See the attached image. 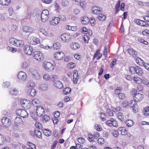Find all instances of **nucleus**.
Listing matches in <instances>:
<instances>
[{"label": "nucleus", "instance_id": "f257e3e1", "mask_svg": "<svg viewBox=\"0 0 149 149\" xmlns=\"http://www.w3.org/2000/svg\"><path fill=\"white\" fill-rule=\"evenodd\" d=\"M130 93L134 100L136 102L141 101L144 98L143 95L140 93H137V90L135 89H132L130 92Z\"/></svg>", "mask_w": 149, "mask_h": 149}, {"label": "nucleus", "instance_id": "f03ea898", "mask_svg": "<svg viewBox=\"0 0 149 149\" xmlns=\"http://www.w3.org/2000/svg\"><path fill=\"white\" fill-rule=\"evenodd\" d=\"M9 42L10 43L17 47H22L24 45V40H18L13 37H11L9 39Z\"/></svg>", "mask_w": 149, "mask_h": 149}, {"label": "nucleus", "instance_id": "7ed1b4c3", "mask_svg": "<svg viewBox=\"0 0 149 149\" xmlns=\"http://www.w3.org/2000/svg\"><path fill=\"white\" fill-rule=\"evenodd\" d=\"M32 85L30 84L29 86L26 87V92L29 94L31 96H34L36 94V92L33 87L35 84L33 83H32Z\"/></svg>", "mask_w": 149, "mask_h": 149}, {"label": "nucleus", "instance_id": "20e7f679", "mask_svg": "<svg viewBox=\"0 0 149 149\" xmlns=\"http://www.w3.org/2000/svg\"><path fill=\"white\" fill-rule=\"evenodd\" d=\"M49 17V13L48 10L47 9L43 10L41 13V18L43 22L47 21Z\"/></svg>", "mask_w": 149, "mask_h": 149}, {"label": "nucleus", "instance_id": "39448f33", "mask_svg": "<svg viewBox=\"0 0 149 149\" xmlns=\"http://www.w3.org/2000/svg\"><path fill=\"white\" fill-rule=\"evenodd\" d=\"M21 104L22 107L26 109H29L32 105L31 102L27 99H22L21 101Z\"/></svg>", "mask_w": 149, "mask_h": 149}, {"label": "nucleus", "instance_id": "423d86ee", "mask_svg": "<svg viewBox=\"0 0 149 149\" xmlns=\"http://www.w3.org/2000/svg\"><path fill=\"white\" fill-rule=\"evenodd\" d=\"M43 66L45 69L48 71H52L54 69V66L53 64L49 62L45 61Z\"/></svg>", "mask_w": 149, "mask_h": 149}, {"label": "nucleus", "instance_id": "0eeeda50", "mask_svg": "<svg viewBox=\"0 0 149 149\" xmlns=\"http://www.w3.org/2000/svg\"><path fill=\"white\" fill-rule=\"evenodd\" d=\"M33 56L34 58L38 61H40L44 59L43 54L40 52L38 51L34 52L33 53Z\"/></svg>", "mask_w": 149, "mask_h": 149}, {"label": "nucleus", "instance_id": "6e6552de", "mask_svg": "<svg viewBox=\"0 0 149 149\" xmlns=\"http://www.w3.org/2000/svg\"><path fill=\"white\" fill-rule=\"evenodd\" d=\"M1 122L3 125L6 127H10L11 124V121L10 119L7 117H3L2 119Z\"/></svg>", "mask_w": 149, "mask_h": 149}, {"label": "nucleus", "instance_id": "1a4fd4ad", "mask_svg": "<svg viewBox=\"0 0 149 149\" xmlns=\"http://www.w3.org/2000/svg\"><path fill=\"white\" fill-rule=\"evenodd\" d=\"M16 113L19 116L24 118H26L29 116V114L24 109L17 110L16 111Z\"/></svg>", "mask_w": 149, "mask_h": 149}, {"label": "nucleus", "instance_id": "9d476101", "mask_svg": "<svg viewBox=\"0 0 149 149\" xmlns=\"http://www.w3.org/2000/svg\"><path fill=\"white\" fill-rule=\"evenodd\" d=\"M88 136V140L90 142H93L95 139H97L100 136V134L98 132H94L93 134L89 133Z\"/></svg>", "mask_w": 149, "mask_h": 149}, {"label": "nucleus", "instance_id": "9b49d317", "mask_svg": "<svg viewBox=\"0 0 149 149\" xmlns=\"http://www.w3.org/2000/svg\"><path fill=\"white\" fill-rule=\"evenodd\" d=\"M28 41L32 45H36L40 42V39L33 36H31L29 38Z\"/></svg>", "mask_w": 149, "mask_h": 149}, {"label": "nucleus", "instance_id": "f8f14e48", "mask_svg": "<svg viewBox=\"0 0 149 149\" xmlns=\"http://www.w3.org/2000/svg\"><path fill=\"white\" fill-rule=\"evenodd\" d=\"M54 56L55 59L57 60H61L65 57V55L62 52L58 51L54 53Z\"/></svg>", "mask_w": 149, "mask_h": 149}, {"label": "nucleus", "instance_id": "ddd939ff", "mask_svg": "<svg viewBox=\"0 0 149 149\" xmlns=\"http://www.w3.org/2000/svg\"><path fill=\"white\" fill-rule=\"evenodd\" d=\"M61 38L63 41L68 42L71 40L72 36L68 33H64L61 35Z\"/></svg>", "mask_w": 149, "mask_h": 149}, {"label": "nucleus", "instance_id": "4468645a", "mask_svg": "<svg viewBox=\"0 0 149 149\" xmlns=\"http://www.w3.org/2000/svg\"><path fill=\"white\" fill-rule=\"evenodd\" d=\"M24 52L26 54L29 55H31L33 52V49L30 45H26L24 47Z\"/></svg>", "mask_w": 149, "mask_h": 149}, {"label": "nucleus", "instance_id": "2eb2a0df", "mask_svg": "<svg viewBox=\"0 0 149 149\" xmlns=\"http://www.w3.org/2000/svg\"><path fill=\"white\" fill-rule=\"evenodd\" d=\"M17 76L19 79L22 81H25L27 77L26 73L23 71H20L17 74Z\"/></svg>", "mask_w": 149, "mask_h": 149}, {"label": "nucleus", "instance_id": "dca6fc26", "mask_svg": "<svg viewBox=\"0 0 149 149\" xmlns=\"http://www.w3.org/2000/svg\"><path fill=\"white\" fill-rule=\"evenodd\" d=\"M92 9V12L94 14L96 15H99L101 13L102 11V10L101 8L96 6L93 7Z\"/></svg>", "mask_w": 149, "mask_h": 149}, {"label": "nucleus", "instance_id": "f3484780", "mask_svg": "<svg viewBox=\"0 0 149 149\" xmlns=\"http://www.w3.org/2000/svg\"><path fill=\"white\" fill-rule=\"evenodd\" d=\"M29 133L33 136H36L39 138H40L42 137L41 132L39 130H35L34 132L30 131Z\"/></svg>", "mask_w": 149, "mask_h": 149}, {"label": "nucleus", "instance_id": "a211bd4d", "mask_svg": "<svg viewBox=\"0 0 149 149\" xmlns=\"http://www.w3.org/2000/svg\"><path fill=\"white\" fill-rule=\"evenodd\" d=\"M79 79V75L78 71L74 70L73 71V81L74 84H76Z\"/></svg>", "mask_w": 149, "mask_h": 149}, {"label": "nucleus", "instance_id": "6ab92c4d", "mask_svg": "<svg viewBox=\"0 0 149 149\" xmlns=\"http://www.w3.org/2000/svg\"><path fill=\"white\" fill-rule=\"evenodd\" d=\"M45 112L44 108L42 106L37 107L36 113L37 115L39 116H41Z\"/></svg>", "mask_w": 149, "mask_h": 149}, {"label": "nucleus", "instance_id": "aec40b11", "mask_svg": "<svg viewBox=\"0 0 149 149\" xmlns=\"http://www.w3.org/2000/svg\"><path fill=\"white\" fill-rule=\"evenodd\" d=\"M100 49H98L97 50L93 56V59L96 58V59L98 60L101 58L102 55L100 52Z\"/></svg>", "mask_w": 149, "mask_h": 149}, {"label": "nucleus", "instance_id": "412c9836", "mask_svg": "<svg viewBox=\"0 0 149 149\" xmlns=\"http://www.w3.org/2000/svg\"><path fill=\"white\" fill-rule=\"evenodd\" d=\"M59 21V18L57 17H55L50 22V24L52 25L55 26L58 24Z\"/></svg>", "mask_w": 149, "mask_h": 149}, {"label": "nucleus", "instance_id": "4be33fe9", "mask_svg": "<svg viewBox=\"0 0 149 149\" xmlns=\"http://www.w3.org/2000/svg\"><path fill=\"white\" fill-rule=\"evenodd\" d=\"M14 120L15 123L17 126L20 125L23 123L22 118L19 117H16Z\"/></svg>", "mask_w": 149, "mask_h": 149}, {"label": "nucleus", "instance_id": "5701e85b", "mask_svg": "<svg viewBox=\"0 0 149 149\" xmlns=\"http://www.w3.org/2000/svg\"><path fill=\"white\" fill-rule=\"evenodd\" d=\"M142 114L145 116H149V106H147L144 107L142 110Z\"/></svg>", "mask_w": 149, "mask_h": 149}, {"label": "nucleus", "instance_id": "b1692460", "mask_svg": "<svg viewBox=\"0 0 149 149\" xmlns=\"http://www.w3.org/2000/svg\"><path fill=\"white\" fill-rule=\"evenodd\" d=\"M22 30L25 33H32L33 31V29L31 27L28 26H24Z\"/></svg>", "mask_w": 149, "mask_h": 149}, {"label": "nucleus", "instance_id": "393cba45", "mask_svg": "<svg viewBox=\"0 0 149 149\" xmlns=\"http://www.w3.org/2000/svg\"><path fill=\"white\" fill-rule=\"evenodd\" d=\"M82 31L85 35L88 34L89 35L91 36L93 34L92 31L91 29H88L85 27L82 28Z\"/></svg>", "mask_w": 149, "mask_h": 149}, {"label": "nucleus", "instance_id": "a878e982", "mask_svg": "<svg viewBox=\"0 0 149 149\" xmlns=\"http://www.w3.org/2000/svg\"><path fill=\"white\" fill-rule=\"evenodd\" d=\"M31 72L33 76V77L36 79L39 78L40 75L38 71L35 69H31Z\"/></svg>", "mask_w": 149, "mask_h": 149}, {"label": "nucleus", "instance_id": "bb28decb", "mask_svg": "<svg viewBox=\"0 0 149 149\" xmlns=\"http://www.w3.org/2000/svg\"><path fill=\"white\" fill-rule=\"evenodd\" d=\"M11 2V0H0V4L2 6H8Z\"/></svg>", "mask_w": 149, "mask_h": 149}, {"label": "nucleus", "instance_id": "cd10ccee", "mask_svg": "<svg viewBox=\"0 0 149 149\" xmlns=\"http://www.w3.org/2000/svg\"><path fill=\"white\" fill-rule=\"evenodd\" d=\"M54 85L57 88L61 89L63 88L62 83L59 81H56L54 83Z\"/></svg>", "mask_w": 149, "mask_h": 149}, {"label": "nucleus", "instance_id": "c85d7f7f", "mask_svg": "<svg viewBox=\"0 0 149 149\" xmlns=\"http://www.w3.org/2000/svg\"><path fill=\"white\" fill-rule=\"evenodd\" d=\"M70 46L72 49L74 50L78 49L80 47V45L79 43L74 42L71 44Z\"/></svg>", "mask_w": 149, "mask_h": 149}, {"label": "nucleus", "instance_id": "c756f323", "mask_svg": "<svg viewBox=\"0 0 149 149\" xmlns=\"http://www.w3.org/2000/svg\"><path fill=\"white\" fill-rule=\"evenodd\" d=\"M118 130L121 132V134L122 135H125L127 133V131L125 127H120L118 128Z\"/></svg>", "mask_w": 149, "mask_h": 149}, {"label": "nucleus", "instance_id": "7c9ffc66", "mask_svg": "<svg viewBox=\"0 0 149 149\" xmlns=\"http://www.w3.org/2000/svg\"><path fill=\"white\" fill-rule=\"evenodd\" d=\"M81 23L83 24H88L89 21V19L86 16H84L81 18Z\"/></svg>", "mask_w": 149, "mask_h": 149}, {"label": "nucleus", "instance_id": "2f4dec72", "mask_svg": "<svg viewBox=\"0 0 149 149\" xmlns=\"http://www.w3.org/2000/svg\"><path fill=\"white\" fill-rule=\"evenodd\" d=\"M127 51L130 54L133 56H136L137 54V52L133 49L130 48H128L127 49Z\"/></svg>", "mask_w": 149, "mask_h": 149}, {"label": "nucleus", "instance_id": "473e14b6", "mask_svg": "<svg viewBox=\"0 0 149 149\" xmlns=\"http://www.w3.org/2000/svg\"><path fill=\"white\" fill-rule=\"evenodd\" d=\"M136 23L138 25L141 26H144L146 25V22L145 21L141 20L139 19H137L135 20Z\"/></svg>", "mask_w": 149, "mask_h": 149}, {"label": "nucleus", "instance_id": "72a5a7b5", "mask_svg": "<svg viewBox=\"0 0 149 149\" xmlns=\"http://www.w3.org/2000/svg\"><path fill=\"white\" fill-rule=\"evenodd\" d=\"M9 93L11 95H17L18 93V91L15 88H12L10 89Z\"/></svg>", "mask_w": 149, "mask_h": 149}, {"label": "nucleus", "instance_id": "f704fd0d", "mask_svg": "<svg viewBox=\"0 0 149 149\" xmlns=\"http://www.w3.org/2000/svg\"><path fill=\"white\" fill-rule=\"evenodd\" d=\"M117 117L121 121H123L125 119L123 114V113L118 112L117 114Z\"/></svg>", "mask_w": 149, "mask_h": 149}, {"label": "nucleus", "instance_id": "c9c22d12", "mask_svg": "<svg viewBox=\"0 0 149 149\" xmlns=\"http://www.w3.org/2000/svg\"><path fill=\"white\" fill-rule=\"evenodd\" d=\"M43 78L45 81H49L51 80V76L50 74H47L43 75Z\"/></svg>", "mask_w": 149, "mask_h": 149}, {"label": "nucleus", "instance_id": "e433bc0d", "mask_svg": "<svg viewBox=\"0 0 149 149\" xmlns=\"http://www.w3.org/2000/svg\"><path fill=\"white\" fill-rule=\"evenodd\" d=\"M33 104L37 107H38L40 103V102L39 100L37 99H34L32 101Z\"/></svg>", "mask_w": 149, "mask_h": 149}, {"label": "nucleus", "instance_id": "4c0bfd02", "mask_svg": "<svg viewBox=\"0 0 149 149\" xmlns=\"http://www.w3.org/2000/svg\"><path fill=\"white\" fill-rule=\"evenodd\" d=\"M133 79L135 83L139 84H141L142 82V79L138 77H134Z\"/></svg>", "mask_w": 149, "mask_h": 149}, {"label": "nucleus", "instance_id": "58836bf2", "mask_svg": "<svg viewBox=\"0 0 149 149\" xmlns=\"http://www.w3.org/2000/svg\"><path fill=\"white\" fill-rule=\"evenodd\" d=\"M97 18L100 21H103L106 20V17L104 15L101 13L99 14V15L97 17Z\"/></svg>", "mask_w": 149, "mask_h": 149}, {"label": "nucleus", "instance_id": "ea45409f", "mask_svg": "<svg viewBox=\"0 0 149 149\" xmlns=\"http://www.w3.org/2000/svg\"><path fill=\"white\" fill-rule=\"evenodd\" d=\"M136 63L140 66H142L144 64V62L143 60L139 57H137L136 58Z\"/></svg>", "mask_w": 149, "mask_h": 149}, {"label": "nucleus", "instance_id": "a19ab883", "mask_svg": "<svg viewBox=\"0 0 149 149\" xmlns=\"http://www.w3.org/2000/svg\"><path fill=\"white\" fill-rule=\"evenodd\" d=\"M125 123L127 126L129 127L132 126L134 124V122L131 120H127L125 121Z\"/></svg>", "mask_w": 149, "mask_h": 149}, {"label": "nucleus", "instance_id": "79ce46f5", "mask_svg": "<svg viewBox=\"0 0 149 149\" xmlns=\"http://www.w3.org/2000/svg\"><path fill=\"white\" fill-rule=\"evenodd\" d=\"M139 75L141 76L143 73L142 70L139 67L137 66V69L135 72Z\"/></svg>", "mask_w": 149, "mask_h": 149}, {"label": "nucleus", "instance_id": "37998d69", "mask_svg": "<svg viewBox=\"0 0 149 149\" xmlns=\"http://www.w3.org/2000/svg\"><path fill=\"white\" fill-rule=\"evenodd\" d=\"M44 134L47 136H49L52 134V132L47 129H44L43 130Z\"/></svg>", "mask_w": 149, "mask_h": 149}, {"label": "nucleus", "instance_id": "c03bdc74", "mask_svg": "<svg viewBox=\"0 0 149 149\" xmlns=\"http://www.w3.org/2000/svg\"><path fill=\"white\" fill-rule=\"evenodd\" d=\"M136 102L134 100H131L130 101L129 103V106L130 107H134V106L136 104Z\"/></svg>", "mask_w": 149, "mask_h": 149}, {"label": "nucleus", "instance_id": "a18cd8bd", "mask_svg": "<svg viewBox=\"0 0 149 149\" xmlns=\"http://www.w3.org/2000/svg\"><path fill=\"white\" fill-rule=\"evenodd\" d=\"M71 89L69 87L65 88L63 90V93L65 95L69 94L71 92Z\"/></svg>", "mask_w": 149, "mask_h": 149}, {"label": "nucleus", "instance_id": "49530a36", "mask_svg": "<svg viewBox=\"0 0 149 149\" xmlns=\"http://www.w3.org/2000/svg\"><path fill=\"white\" fill-rule=\"evenodd\" d=\"M7 49L8 51L11 52L12 53H15L17 51V50L15 48L12 47L10 46L8 47Z\"/></svg>", "mask_w": 149, "mask_h": 149}, {"label": "nucleus", "instance_id": "de8ad7c7", "mask_svg": "<svg viewBox=\"0 0 149 149\" xmlns=\"http://www.w3.org/2000/svg\"><path fill=\"white\" fill-rule=\"evenodd\" d=\"M120 6V1L119 0L118 1V2L116 4L115 7V9L116 10L115 12L116 13H118L119 11V7Z\"/></svg>", "mask_w": 149, "mask_h": 149}, {"label": "nucleus", "instance_id": "09e8293b", "mask_svg": "<svg viewBox=\"0 0 149 149\" xmlns=\"http://www.w3.org/2000/svg\"><path fill=\"white\" fill-rule=\"evenodd\" d=\"M48 85L47 84H42L40 86V88L42 90H45L47 88Z\"/></svg>", "mask_w": 149, "mask_h": 149}, {"label": "nucleus", "instance_id": "8fccbe9b", "mask_svg": "<svg viewBox=\"0 0 149 149\" xmlns=\"http://www.w3.org/2000/svg\"><path fill=\"white\" fill-rule=\"evenodd\" d=\"M39 31L40 32L42 33L45 36H47L48 35V33L44 28H40L39 29Z\"/></svg>", "mask_w": 149, "mask_h": 149}, {"label": "nucleus", "instance_id": "3c124183", "mask_svg": "<svg viewBox=\"0 0 149 149\" xmlns=\"http://www.w3.org/2000/svg\"><path fill=\"white\" fill-rule=\"evenodd\" d=\"M137 69L136 67H131L129 68V70L130 72L132 74H134L136 72V70Z\"/></svg>", "mask_w": 149, "mask_h": 149}, {"label": "nucleus", "instance_id": "603ef678", "mask_svg": "<svg viewBox=\"0 0 149 149\" xmlns=\"http://www.w3.org/2000/svg\"><path fill=\"white\" fill-rule=\"evenodd\" d=\"M54 48L55 49H58L60 48L61 44L59 42H56L53 45Z\"/></svg>", "mask_w": 149, "mask_h": 149}, {"label": "nucleus", "instance_id": "864d4df0", "mask_svg": "<svg viewBox=\"0 0 149 149\" xmlns=\"http://www.w3.org/2000/svg\"><path fill=\"white\" fill-rule=\"evenodd\" d=\"M80 4L81 7L84 9H85L87 7V4L85 1H83L81 2Z\"/></svg>", "mask_w": 149, "mask_h": 149}, {"label": "nucleus", "instance_id": "5fc2aeb1", "mask_svg": "<svg viewBox=\"0 0 149 149\" xmlns=\"http://www.w3.org/2000/svg\"><path fill=\"white\" fill-rule=\"evenodd\" d=\"M100 117L102 120H106L107 117L106 114L104 113H100Z\"/></svg>", "mask_w": 149, "mask_h": 149}, {"label": "nucleus", "instance_id": "6e6d98bb", "mask_svg": "<svg viewBox=\"0 0 149 149\" xmlns=\"http://www.w3.org/2000/svg\"><path fill=\"white\" fill-rule=\"evenodd\" d=\"M50 120L49 116L47 115H44L43 117V122H46L49 121Z\"/></svg>", "mask_w": 149, "mask_h": 149}, {"label": "nucleus", "instance_id": "4d7b16f0", "mask_svg": "<svg viewBox=\"0 0 149 149\" xmlns=\"http://www.w3.org/2000/svg\"><path fill=\"white\" fill-rule=\"evenodd\" d=\"M119 99L121 100H123L125 97V95L122 93H121L118 95Z\"/></svg>", "mask_w": 149, "mask_h": 149}, {"label": "nucleus", "instance_id": "13d9d810", "mask_svg": "<svg viewBox=\"0 0 149 149\" xmlns=\"http://www.w3.org/2000/svg\"><path fill=\"white\" fill-rule=\"evenodd\" d=\"M75 63L73 62H70L67 65L68 67L70 69L73 68L75 67Z\"/></svg>", "mask_w": 149, "mask_h": 149}, {"label": "nucleus", "instance_id": "bf43d9fd", "mask_svg": "<svg viewBox=\"0 0 149 149\" xmlns=\"http://www.w3.org/2000/svg\"><path fill=\"white\" fill-rule=\"evenodd\" d=\"M79 143L81 144H84L85 142V139L82 137H79L77 139Z\"/></svg>", "mask_w": 149, "mask_h": 149}, {"label": "nucleus", "instance_id": "052dcab7", "mask_svg": "<svg viewBox=\"0 0 149 149\" xmlns=\"http://www.w3.org/2000/svg\"><path fill=\"white\" fill-rule=\"evenodd\" d=\"M106 113L109 116H113V111L109 109H107L106 110Z\"/></svg>", "mask_w": 149, "mask_h": 149}, {"label": "nucleus", "instance_id": "680f3d73", "mask_svg": "<svg viewBox=\"0 0 149 149\" xmlns=\"http://www.w3.org/2000/svg\"><path fill=\"white\" fill-rule=\"evenodd\" d=\"M122 90V88L120 87H117L114 91L115 93L117 95H119L120 94L121 91Z\"/></svg>", "mask_w": 149, "mask_h": 149}, {"label": "nucleus", "instance_id": "e2e57ef3", "mask_svg": "<svg viewBox=\"0 0 149 149\" xmlns=\"http://www.w3.org/2000/svg\"><path fill=\"white\" fill-rule=\"evenodd\" d=\"M4 143V138L2 135L0 134V146L3 145Z\"/></svg>", "mask_w": 149, "mask_h": 149}, {"label": "nucleus", "instance_id": "0e129e2a", "mask_svg": "<svg viewBox=\"0 0 149 149\" xmlns=\"http://www.w3.org/2000/svg\"><path fill=\"white\" fill-rule=\"evenodd\" d=\"M94 128L98 132L102 130V128L100 125H99L97 124H96Z\"/></svg>", "mask_w": 149, "mask_h": 149}, {"label": "nucleus", "instance_id": "69168bd1", "mask_svg": "<svg viewBox=\"0 0 149 149\" xmlns=\"http://www.w3.org/2000/svg\"><path fill=\"white\" fill-rule=\"evenodd\" d=\"M98 143L102 145L105 143L104 139L102 138H99L97 140Z\"/></svg>", "mask_w": 149, "mask_h": 149}, {"label": "nucleus", "instance_id": "338daca9", "mask_svg": "<svg viewBox=\"0 0 149 149\" xmlns=\"http://www.w3.org/2000/svg\"><path fill=\"white\" fill-rule=\"evenodd\" d=\"M91 24L92 25L94 26L95 24V19L93 17H92L89 19V21Z\"/></svg>", "mask_w": 149, "mask_h": 149}, {"label": "nucleus", "instance_id": "774afa93", "mask_svg": "<svg viewBox=\"0 0 149 149\" xmlns=\"http://www.w3.org/2000/svg\"><path fill=\"white\" fill-rule=\"evenodd\" d=\"M36 127L38 129H40L42 127V125L41 124L38 122H36L35 124Z\"/></svg>", "mask_w": 149, "mask_h": 149}]
</instances>
